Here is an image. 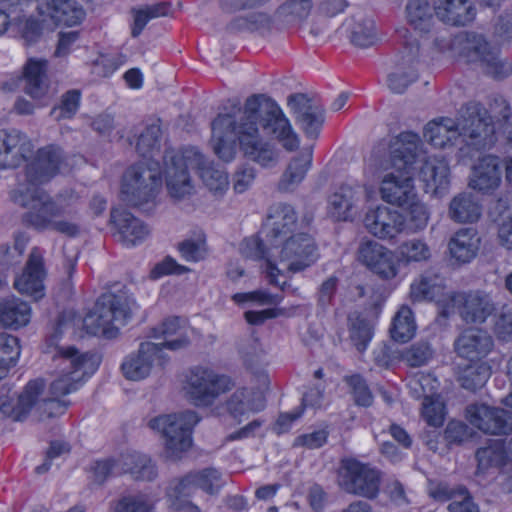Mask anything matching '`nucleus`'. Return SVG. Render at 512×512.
Segmentation results:
<instances>
[{"instance_id":"6","label":"nucleus","mask_w":512,"mask_h":512,"mask_svg":"<svg viewBox=\"0 0 512 512\" xmlns=\"http://www.w3.org/2000/svg\"><path fill=\"white\" fill-rule=\"evenodd\" d=\"M136 307L134 299L125 293L102 294L96 301L93 309L83 319V327L92 335H104L108 338L117 334L115 323L125 324Z\"/></svg>"},{"instance_id":"18","label":"nucleus","mask_w":512,"mask_h":512,"mask_svg":"<svg viewBox=\"0 0 512 512\" xmlns=\"http://www.w3.org/2000/svg\"><path fill=\"white\" fill-rule=\"evenodd\" d=\"M297 219V213L292 205L282 202L273 204L269 208L267 220L262 229L267 243L275 249L279 243L294 236Z\"/></svg>"},{"instance_id":"35","label":"nucleus","mask_w":512,"mask_h":512,"mask_svg":"<svg viewBox=\"0 0 512 512\" xmlns=\"http://www.w3.org/2000/svg\"><path fill=\"white\" fill-rule=\"evenodd\" d=\"M227 410L230 415L241 422V417L250 412H258L265 407V397L253 388L237 389L228 399Z\"/></svg>"},{"instance_id":"13","label":"nucleus","mask_w":512,"mask_h":512,"mask_svg":"<svg viewBox=\"0 0 512 512\" xmlns=\"http://www.w3.org/2000/svg\"><path fill=\"white\" fill-rule=\"evenodd\" d=\"M275 262L278 261L290 273H298L314 265L319 259V250L314 237L300 232L272 247Z\"/></svg>"},{"instance_id":"2","label":"nucleus","mask_w":512,"mask_h":512,"mask_svg":"<svg viewBox=\"0 0 512 512\" xmlns=\"http://www.w3.org/2000/svg\"><path fill=\"white\" fill-rule=\"evenodd\" d=\"M63 162L62 150L55 145L40 148L30 161L17 186L11 191L12 201L28 211L22 216L23 222L37 230H48L55 218L66 215L64 206L56 203L38 186L50 181L59 172Z\"/></svg>"},{"instance_id":"32","label":"nucleus","mask_w":512,"mask_h":512,"mask_svg":"<svg viewBox=\"0 0 512 512\" xmlns=\"http://www.w3.org/2000/svg\"><path fill=\"white\" fill-rule=\"evenodd\" d=\"M38 9L41 15L51 18L57 25H77L85 17L82 5L76 0H45Z\"/></svg>"},{"instance_id":"5","label":"nucleus","mask_w":512,"mask_h":512,"mask_svg":"<svg viewBox=\"0 0 512 512\" xmlns=\"http://www.w3.org/2000/svg\"><path fill=\"white\" fill-rule=\"evenodd\" d=\"M63 322L61 319L55 327L47 342L50 346H56L54 360L61 361L63 366L61 375L55 379L50 386L51 394L55 397L67 395L78 389L85 377L90 376L98 366V359L94 354H80L75 347H58L57 341L62 333Z\"/></svg>"},{"instance_id":"27","label":"nucleus","mask_w":512,"mask_h":512,"mask_svg":"<svg viewBox=\"0 0 512 512\" xmlns=\"http://www.w3.org/2000/svg\"><path fill=\"white\" fill-rule=\"evenodd\" d=\"M45 275L42 253L35 247L29 255L22 275L15 280L14 286L20 293L33 296L35 299L41 298Z\"/></svg>"},{"instance_id":"37","label":"nucleus","mask_w":512,"mask_h":512,"mask_svg":"<svg viewBox=\"0 0 512 512\" xmlns=\"http://www.w3.org/2000/svg\"><path fill=\"white\" fill-rule=\"evenodd\" d=\"M420 179L434 194L445 190L449 184V166L444 159L428 158L420 168Z\"/></svg>"},{"instance_id":"16","label":"nucleus","mask_w":512,"mask_h":512,"mask_svg":"<svg viewBox=\"0 0 512 512\" xmlns=\"http://www.w3.org/2000/svg\"><path fill=\"white\" fill-rule=\"evenodd\" d=\"M169 361L162 347L153 342H142L136 353L130 354L121 365L125 378L141 380L146 378L154 365L164 367Z\"/></svg>"},{"instance_id":"30","label":"nucleus","mask_w":512,"mask_h":512,"mask_svg":"<svg viewBox=\"0 0 512 512\" xmlns=\"http://www.w3.org/2000/svg\"><path fill=\"white\" fill-rule=\"evenodd\" d=\"M149 336L165 340L158 344L162 347V350L166 348L171 351H178L190 345V339L187 335V322L178 316L165 318L159 325L151 329Z\"/></svg>"},{"instance_id":"44","label":"nucleus","mask_w":512,"mask_h":512,"mask_svg":"<svg viewBox=\"0 0 512 512\" xmlns=\"http://www.w3.org/2000/svg\"><path fill=\"white\" fill-rule=\"evenodd\" d=\"M477 471L484 472L491 467H500L506 463V451L501 440H489L487 446L476 451Z\"/></svg>"},{"instance_id":"22","label":"nucleus","mask_w":512,"mask_h":512,"mask_svg":"<svg viewBox=\"0 0 512 512\" xmlns=\"http://www.w3.org/2000/svg\"><path fill=\"white\" fill-rule=\"evenodd\" d=\"M358 259L384 280L392 279L398 273L397 260L393 252L376 241L370 240L361 243L358 249Z\"/></svg>"},{"instance_id":"42","label":"nucleus","mask_w":512,"mask_h":512,"mask_svg":"<svg viewBox=\"0 0 512 512\" xmlns=\"http://www.w3.org/2000/svg\"><path fill=\"white\" fill-rule=\"evenodd\" d=\"M350 42L359 48H368L378 41L375 23L370 18L360 17L346 20Z\"/></svg>"},{"instance_id":"43","label":"nucleus","mask_w":512,"mask_h":512,"mask_svg":"<svg viewBox=\"0 0 512 512\" xmlns=\"http://www.w3.org/2000/svg\"><path fill=\"white\" fill-rule=\"evenodd\" d=\"M347 320L350 339L356 349L363 352L372 339L373 327L358 311L350 312Z\"/></svg>"},{"instance_id":"12","label":"nucleus","mask_w":512,"mask_h":512,"mask_svg":"<svg viewBox=\"0 0 512 512\" xmlns=\"http://www.w3.org/2000/svg\"><path fill=\"white\" fill-rule=\"evenodd\" d=\"M166 165V186L171 197L182 199L190 195L193 185L189 170L193 165L201 163V153L194 147L185 148L180 152L167 150L163 156Z\"/></svg>"},{"instance_id":"56","label":"nucleus","mask_w":512,"mask_h":512,"mask_svg":"<svg viewBox=\"0 0 512 512\" xmlns=\"http://www.w3.org/2000/svg\"><path fill=\"white\" fill-rule=\"evenodd\" d=\"M433 350L428 342H417L402 352V360L411 367H420L429 362Z\"/></svg>"},{"instance_id":"50","label":"nucleus","mask_w":512,"mask_h":512,"mask_svg":"<svg viewBox=\"0 0 512 512\" xmlns=\"http://www.w3.org/2000/svg\"><path fill=\"white\" fill-rule=\"evenodd\" d=\"M406 215H403V232L416 233L426 228L429 221V212L418 197L406 206Z\"/></svg>"},{"instance_id":"36","label":"nucleus","mask_w":512,"mask_h":512,"mask_svg":"<svg viewBox=\"0 0 512 512\" xmlns=\"http://www.w3.org/2000/svg\"><path fill=\"white\" fill-rule=\"evenodd\" d=\"M30 305L15 296L0 298V323L7 328L18 329L30 322Z\"/></svg>"},{"instance_id":"14","label":"nucleus","mask_w":512,"mask_h":512,"mask_svg":"<svg viewBox=\"0 0 512 512\" xmlns=\"http://www.w3.org/2000/svg\"><path fill=\"white\" fill-rule=\"evenodd\" d=\"M44 388L45 384L42 380H31L15 400L11 389L3 387L0 391V419L11 418L14 421H22L37 404Z\"/></svg>"},{"instance_id":"31","label":"nucleus","mask_w":512,"mask_h":512,"mask_svg":"<svg viewBox=\"0 0 512 512\" xmlns=\"http://www.w3.org/2000/svg\"><path fill=\"white\" fill-rule=\"evenodd\" d=\"M241 252L246 258L261 260L264 259L267 262L266 278L269 284L278 286L282 291L286 289V281L280 283L278 276L281 274L280 270L275 265V255L270 246L266 241V235L263 234V238L250 237L243 241L241 246Z\"/></svg>"},{"instance_id":"63","label":"nucleus","mask_w":512,"mask_h":512,"mask_svg":"<svg viewBox=\"0 0 512 512\" xmlns=\"http://www.w3.org/2000/svg\"><path fill=\"white\" fill-rule=\"evenodd\" d=\"M471 436V429L461 421L449 422L444 432V437L449 444H461Z\"/></svg>"},{"instance_id":"46","label":"nucleus","mask_w":512,"mask_h":512,"mask_svg":"<svg viewBox=\"0 0 512 512\" xmlns=\"http://www.w3.org/2000/svg\"><path fill=\"white\" fill-rule=\"evenodd\" d=\"M481 109L487 113V111L480 105ZM492 116L485 114L487 118L486 122L494 127V135L496 141L498 140V134L506 128L512 127V109L510 104L503 97H495L490 105Z\"/></svg>"},{"instance_id":"58","label":"nucleus","mask_w":512,"mask_h":512,"mask_svg":"<svg viewBox=\"0 0 512 512\" xmlns=\"http://www.w3.org/2000/svg\"><path fill=\"white\" fill-rule=\"evenodd\" d=\"M153 504L149 497L143 493L122 497L115 508V512H152Z\"/></svg>"},{"instance_id":"1","label":"nucleus","mask_w":512,"mask_h":512,"mask_svg":"<svg viewBox=\"0 0 512 512\" xmlns=\"http://www.w3.org/2000/svg\"><path fill=\"white\" fill-rule=\"evenodd\" d=\"M259 127L274 136L282 146L293 151L299 138L278 104L264 94L249 96L237 120L232 113L219 114L211 123L212 145L215 154L225 162L234 159L238 142L245 157L263 167L277 162V152L259 137Z\"/></svg>"},{"instance_id":"57","label":"nucleus","mask_w":512,"mask_h":512,"mask_svg":"<svg viewBox=\"0 0 512 512\" xmlns=\"http://www.w3.org/2000/svg\"><path fill=\"white\" fill-rule=\"evenodd\" d=\"M193 475L197 489L209 494H215L222 486L221 473L214 468H205L201 471L190 472Z\"/></svg>"},{"instance_id":"53","label":"nucleus","mask_w":512,"mask_h":512,"mask_svg":"<svg viewBox=\"0 0 512 512\" xmlns=\"http://www.w3.org/2000/svg\"><path fill=\"white\" fill-rule=\"evenodd\" d=\"M348 385L354 403L358 406L369 407L373 403V394L367 381L360 374H353L344 377Z\"/></svg>"},{"instance_id":"51","label":"nucleus","mask_w":512,"mask_h":512,"mask_svg":"<svg viewBox=\"0 0 512 512\" xmlns=\"http://www.w3.org/2000/svg\"><path fill=\"white\" fill-rule=\"evenodd\" d=\"M20 355L18 339L5 332L0 333V375L3 378L6 371L16 365Z\"/></svg>"},{"instance_id":"62","label":"nucleus","mask_w":512,"mask_h":512,"mask_svg":"<svg viewBox=\"0 0 512 512\" xmlns=\"http://www.w3.org/2000/svg\"><path fill=\"white\" fill-rule=\"evenodd\" d=\"M197 490L193 475L188 473L183 478L179 479L174 485H171L167 490L169 500L175 499H189Z\"/></svg>"},{"instance_id":"4","label":"nucleus","mask_w":512,"mask_h":512,"mask_svg":"<svg viewBox=\"0 0 512 512\" xmlns=\"http://www.w3.org/2000/svg\"><path fill=\"white\" fill-rule=\"evenodd\" d=\"M420 139L415 133H402L390 146V167L381 181L380 193L386 203L405 207L417 198L413 172L419 156Z\"/></svg>"},{"instance_id":"3","label":"nucleus","mask_w":512,"mask_h":512,"mask_svg":"<svg viewBox=\"0 0 512 512\" xmlns=\"http://www.w3.org/2000/svg\"><path fill=\"white\" fill-rule=\"evenodd\" d=\"M485 114L479 103H468L461 110V121L456 122L450 118L431 121L425 126L424 138L438 148H444L462 138L468 147L477 151L488 150L494 146L496 138L494 127L486 122Z\"/></svg>"},{"instance_id":"8","label":"nucleus","mask_w":512,"mask_h":512,"mask_svg":"<svg viewBox=\"0 0 512 512\" xmlns=\"http://www.w3.org/2000/svg\"><path fill=\"white\" fill-rule=\"evenodd\" d=\"M382 480V471L369 462H363L355 457L340 460L337 482L347 494L374 500L380 494Z\"/></svg>"},{"instance_id":"49","label":"nucleus","mask_w":512,"mask_h":512,"mask_svg":"<svg viewBox=\"0 0 512 512\" xmlns=\"http://www.w3.org/2000/svg\"><path fill=\"white\" fill-rule=\"evenodd\" d=\"M407 19L415 30L429 32L432 26V14L428 0H409L406 5Z\"/></svg>"},{"instance_id":"61","label":"nucleus","mask_w":512,"mask_h":512,"mask_svg":"<svg viewBox=\"0 0 512 512\" xmlns=\"http://www.w3.org/2000/svg\"><path fill=\"white\" fill-rule=\"evenodd\" d=\"M232 300L237 304L255 301L262 305H277L283 300V296L259 290L249 293H236L232 296Z\"/></svg>"},{"instance_id":"24","label":"nucleus","mask_w":512,"mask_h":512,"mask_svg":"<svg viewBox=\"0 0 512 512\" xmlns=\"http://www.w3.org/2000/svg\"><path fill=\"white\" fill-rule=\"evenodd\" d=\"M403 214L386 206L369 210L364 218L365 228L379 239H393L403 233Z\"/></svg>"},{"instance_id":"10","label":"nucleus","mask_w":512,"mask_h":512,"mask_svg":"<svg viewBox=\"0 0 512 512\" xmlns=\"http://www.w3.org/2000/svg\"><path fill=\"white\" fill-rule=\"evenodd\" d=\"M200 421L196 412L187 410L159 415L149 420L148 427L161 434L166 456L178 459L192 444V429Z\"/></svg>"},{"instance_id":"41","label":"nucleus","mask_w":512,"mask_h":512,"mask_svg":"<svg viewBox=\"0 0 512 512\" xmlns=\"http://www.w3.org/2000/svg\"><path fill=\"white\" fill-rule=\"evenodd\" d=\"M444 278L432 272H426L411 285V297L414 301L439 299L444 295Z\"/></svg>"},{"instance_id":"11","label":"nucleus","mask_w":512,"mask_h":512,"mask_svg":"<svg viewBox=\"0 0 512 512\" xmlns=\"http://www.w3.org/2000/svg\"><path fill=\"white\" fill-rule=\"evenodd\" d=\"M234 387L232 379L202 365L189 369L185 379V392L196 406L208 407L222 394Z\"/></svg>"},{"instance_id":"39","label":"nucleus","mask_w":512,"mask_h":512,"mask_svg":"<svg viewBox=\"0 0 512 512\" xmlns=\"http://www.w3.org/2000/svg\"><path fill=\"white\" fill-rule=\"evenodd\" d=\"M312 158L311 148L303 150L292 158L279 181V190L285 192L294 190L305 178L312 165Z\"/></svg>"},{"instance_id":"9","label":"nucleus","mask_w":512,"mask_h":512,"mask_svg":"<svg viewBox=\"0 0 512 512\" xmlns=\"http://www.w3.org/2000/svg\"><path fill=\"white\" fill-rule=\"evenodd\" d=\"M459 53L469 63H476L482 71L494 78L503 79L512 73V63L502 57L500 49L484 35L465 32L458 38Z\"/></svg>"},{"instance_id":"64","label":"nucleus","mask_w":512,"mask_h":512,"mask_svg":"<svg viewBox=\"0 0 512 512\" xmlns=\"http://www.w3.org/2000/svg\"><path fill=\"white\" fill-rule=\"evenodd\" d=\"M494 35L502 42L512 41V11H505L497 17Z\"/></svg>"},{"instance_id":"48","label":"nucleus","mask_w":512,"mask_h":512,"mask_svg":"<svg viewBox=\"0 0 512 512\" xmlns=\"http://www.w3.org/2000/svg\"><path fill=\"white\" fill-rule=\"evenodd\" d=\"M416 324L413 312L408 306H402L393 318L390 328L391 337L398 342L406 343L415 334Z\"/></svg>"},{"instance_id":"60","label":"nucleus","mask_w":512,"mask_h":512,"mask_svg":"<svg viewBox=\"0 0 512 512\" xmlns=\"http://www.w3.org/2000/svg\"><path fill=\"white\" fill-rule=\"evenodd\" d=\"M401 255L406 261L419 262L427 260L430 257V249L428 245L421 240H410L405 242L400 247Z\"/></svg>"},{"instance_id":"20","label":"nucleus","mask_w":512,"mask_h":512,"mask_svg":"<svg viewBox=\"0 0 512 512\" xmlns=\"http://www.w3.org/2000/svg\"><path fill=\"white\" fill-rule=\"evenodd\" d=\"M364 193V187L360 184H342L328 198L327 215L334 221L353 220Z\"/></svg>"},{"instance_id":"15","label":"nucleus","mask_w":512,"mask_h":512,"mask_svg":"<svg viewBox=\"0 0 512 512\" xmlns=\"http://www.w3.org/2000/svg\"><path fill=\"white\" fill-rule=\"evenodd\" d=\"M408 33L407 30L404 31L402 50L397 56L395 71L388 75V87L398 94L403 93L418 78L414 64L419 55V43L416 38L408 36Z\"/></svg>"},{"instance_id":"25","label":"nucleus","mask_w":512,"mask_h":512,"mask_svg":"<svg viewBox=\"0 0 512 512\" xmlns=\"http://www.w3.org/2000/svg\"><path fill=\"white\" fill-rule=\"evenodd\" d=\"M111 223L116 229V237L127 247L142 243L150 233L143 221L125 209H112Z\"/></svg>"},{"instance_id":"26","label":"nucleus","mask_w":512,"mask_h":512,"mask_svg":"<svg viewBox=\"0 0 512 512\" xmlns=\"http://www.w3.org/2000/svg\"><path fill=\"white\" fill-rule=\"evenodd\" d=\"M500 160L494 155H485L474 164L469 178V186L483 194L493 193L501 184Z\"/></svg>"},{"instance_id":"52","label":"nucleus","mask_w":512,"mask_h":512,"mask_svg":"<svg viewBox=\"0 0 512 512\" xmlns=\"http://www.w3.org/2000/svg\"><path fill=\"white\" fill-rule=\"evenodd\" d=\"M161 135L162 131L159 124L153 123L147 126L138 138L137 152L144 158L152 157L155 151H159Z\"/></svg>"},{"instance_id":"38","label":"nucleus","mask_w":512,"mask_h":512,"mask_svg":"<svg viewBox=\"0 0 512 512\" xmlns=\"http://www.w3.org/2000/svg\"><path fill=\"white\" fill-rule=\"evenodd\" d=\"M481 215L482 206L471 193H459L450 201L448 216L454 222L474 223Z\"/></svg>"},{"instance_id":"28","label":"nucleus","mask_w":512,"mask_h":512,"mask_svg":"<svg viewBox=\"0 0 512 512\" xmlns=\"http://www.w3.org/2000/svg\"><path fill=\"white\" fill-rule=\"evenodd\" d=\"M436 17L446 25L464 27L476 18V8L470 0H432Z\"/></svg>"},{"instance_id":"34","label":"nucleus","mask_w":512,"mask_h":512,"mask_svg":"<svg viewBox=\"0 0 512 512\" xmlns=\"http://www.w3.org/2000/svg\"><path fill=\"white\" fill-rule=\"evenodd\" d=\"M481 238L475 228H461L449 240L448 249L452 258L460 263H469L479 251Z\"/></svg>"},{"instance_id":"40","label":"nucleus","mask_w":512,"mask_h":512,"mask_svg":"<svg viewBox=\"0 0 512 512\" xmlns=\"http://www.w3.org/2000/svg\"><path fill=\"white\" fill-rule=\"evenodd\" d=\"M120 471L130 473L136 479L151 481L157 476L152 460L139 452H129L120 457Z\"/></svg>"},{"instance_id":"45","label":"nucleus","mask_w":512,"mask_h":512,"mask_svg":"<svg viewBox=\"0 0 512 512\" xmlns=\"http://www.w3.org/2000/svg\"><path fill=\"white\" fill-rule=\"evenodd\" d=\"M491 375L490 366L478 361L466 365L459 373L458 381L464 389L476 391L482 388Z\"/></svg>"},{"instance_id":"29","label":"nucleus","mask_w":512,"mask_h":512,"mask_svg":"<svg viewBox=\"0 0 512 512\" xmlns=\"http://www.w3.org/2000/svg\"><path fill=\"white\" fill-rule=\"evenodd\" d=\"M32 152V144L16 130H0V168H13Z\"/></svg>"},{"instance_id":"17","label":"nucleus","mask_w":512,"mask_h":512,"mask_svg":"<svg viewBox=\"0 0 512 512\" xmlns=\"http://www.w3.org/2000/svg\"><path fill=\"white\" fill-rule=\"evenodd\" d=\"M466 418L471 425L491 435L512 432V412L486 404H471L466 408Z\"/></svg>"},{"instance_id":"47","label":"nucleus","mask_w":512,"mask_h":512,"mask_svg":"<svg viewBox=\"0 0 512 512\" xmlns=\"http://www.w3.org/2000/svg\"><path fill=\"white\" fill-rule=\"evenodd\" d=\"M199 177L210 191L222 193L228 187L227 173L207 162L201 154V163L193 165Z\"/></svg>"},{"instance_id":"33","label":"nucleus","mask_w":512,"mask_h":512,"mask_svg":"<svg viewBox=\"0 0 512 512\" xmlns=\"http://www.w3.org/2000/svg\"><path fill=\"white\" fill-rule=\"evenodd\" d=\"M48 62L45 59L30 58L23 67V90L33 99H42L48 94Z\"/></svg>"},{"instance_id":"19","label":"nucleus","mask_w":512,"mask_h":512,"mask_svg":"<svg viewBox=\"0 0 512 512\" xmlns=\"http://www.w3.org/2000/svg\"><path fill=\"white\" fill-rule=\"evenodd\" d=\"M287 104L305 135L317 138L324 123L323 107L304 93L289 95Z\"/></svg>"},{"instance_id":"21","label":"nucleus","mask_w":512,"mask_h":512,"mask_svg":"<svg viewBox=\"0 0 512 512\" xmlns=\"http://www.w3.org/2000/svg\"><path fill=\"white\" fill-rule=\"evenodd\" d=\"M453 348L458 357L470 362H478L492 352L494 339L484 329L469 327L455 338Z\"/></svg>"},{"instance_id":"55","label":"nucleus","mask_w":512,"mask_h":512,"mask_svg":"<svg viewBox=\"0 0 512 512\" xmlns=\"http://www.w3.org/2000/svg\"><path fill=\"white\" fill-rule=\"evenodd\" d=\"M422 417L429 426L437 428L443 425L445 406L439 397H424L422 401Z\"/></svg>"},{"instance_id":"54","label":"nucleus","mask_w":512,"mask_h":512,"mask_svg":"<svg viewBox=\"0 0 512 512\" xmlns=\"http://www.w3.org/2000/svg\"><path fill=\"white\" fill-rule=\"evenodd\" d=\"M80 100L81 92L79 90H69L62 95L60 104L51 110L50 115L57 121L70 119L77 113Z\"/></svg>"},{"instance_id":"59","label":"nucleus","mask_w":512,"mask_h":512,"mask_svg":"<svg viewBox=\"0 0 512 512\" xmlns=\"http://www.w3.org/2000/svg\"><path fill=\"white\" fill-rule=\"evenodd\" d=\"M181 257L188 262H198L206 255L205 241L202 239H186L178 246Z\"/></svg>"},{"instance_id":"23","label":"nucleus","mask_w":512,"mask_h":512,"mask_svg":"<svg viewBox=\"0 0 512 512\" xmlns=\"http://www.w3.org/2000/svg\"><path fill=\"white\" fill-rule=\"evenodd\" d=\"M451 300L458 307L461 319L467 324L484 323L495 311V304L489 294L482 291L457 293Z\"/></svg>"},{"instance_id":"7","label":"nucleus","mask_w":512,"mask_h":512,"mask_svg":"<svg viewBox=\"0 0 512 512\" xmlns=\"http://www.w3.org/2000/svg\"><path fill=\"white\" fill-rule=\"evenodd\" d=\"M162 184L161 169L157 161L147 159L132 165L122 179L123 200L134 207L153 203Z\"/></svg>"}]
</instances>
